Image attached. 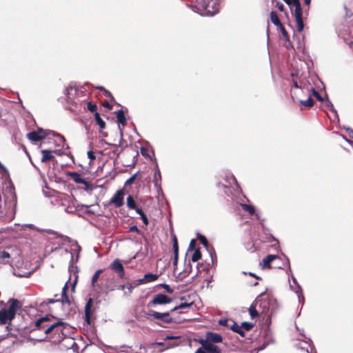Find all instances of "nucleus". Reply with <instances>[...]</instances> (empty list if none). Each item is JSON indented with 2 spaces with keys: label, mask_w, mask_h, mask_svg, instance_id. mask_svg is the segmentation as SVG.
Returning a JSON list of instances; mask_svg holds the SVG:
<instances>
[{
  "label": "nucleus",
  "mask_w": 353,
  "mask_h": 353,
  "mask_svg": "<svg viewBox=\"0 0 353 353\" xmlns=\"http://www.w3.org/2000/svg\"><path fill=\"white\" fill-rule=\"evenodd\" d=\"M34 328L32 332H43L44 337L38 339L39 341L49 340L54 343H61L69 334V327L66 323L61 321H54L48 317H41L34 323Z\"/></svg>",
  "instance_id": "obj_1"
},
{
  "label": "nucleus",
  "mask_w": 353,
  "mask_h": 353,
  "mask_svg": "<svg viewBox=\"0 0 353 353\" xmlns=\"http://www.w3.org/2000/svg\"><path fill=\"white\" fill-rule=\"evenodd\" d=\"M8 303V307L0 310V325L10 323L15 318L17 310L21 307V304L17 299H11Z\"/></svg>",
  "instance_id": "obj_2"
},
{
  "label": "nucleus",
  "mask_w": 353,
  "mask_h": 353,
  "mask_svg": "<svg viewBox=\"0 0 353 353\" xmlns=\"http://www.w3.org/2000/svg\"><path fill=\"white\" fill-rule=\"evenodd\" d=\"M50 134H52L53 136H57L60 137L63 141H65V139L63 136L57 134L56 132L48 130H43V128H39L37 130L32 131L27 134V137L32 142H37L44 139L47 136Z\"/></svg>",
  "instance_id": "obj_3"
},
{
  "label": "nucleus",
  "mask_w": 353,
  "mask_h": 353,
  "mask_svg": "<svg viewBox=\"0 0 353 353\" xmlns=\"http://www.w3.org/2000/svg\"><path fill=\"white\" fill-rule=\"evenodd\" d=\"M172 312H159L156 311H150L146 314V318L150 320H160L165 323H171L174 322L173 318L171 317Z\"/></svg>",
  "instance_id": "obj_4"
},
{
  "label": "nucleus",
  "mask_w": 353,
  "mask_h": 353,
  "mask_svg": "<svg viewBox=\"0 0 353 353\" xmlns=\"http://www.w3.org/2000/svg\"><path fill=\"white\" fill-rule=\"evenodd\" d=\"M294 4L292 6L291 10H292L293 7L295 8L293 14L296 19L297 30L301 32L303 31V28H304V24H303V17H302V15H303L302 8H301V3H300L299 0H294Z\"/></svg>",
  "instance_id": "obj_5"
},
{
  "label": "nucleus",
  "mask_w": 353,
  "mask_h": 353,
  "mask_svg": "<svg viewBox=\"0 0 353 353\" xmlns=\"http://www.w3.org/2000/svg\"><path fill=\"white\" fill-rule=\"evenodd\" d=\"M95 307H94V301L92 298H90L85 305V322L88 325H91V323L96 319L94 316L95 312Z\"/></svg>",
  "instance_id": "obj_6"
},
{
  "label": "nucleus",
  "mask_w": 353,
  "mask_h": 353,
  "mask_svg": "<svg viewBox=\"0 0 353 353\" xmlns=\"http://www.w3.org/2000/svg\"><path fill=\"white\" fill-rule=\"evenodd\" d=\"M199 343L201 345V347L196 350V353H221L217 345L203 341V339H200Z\"/></svg>",
  "instance_id": "obj_7"
},
{
  "label": "nucleus",
  "mask_w": 353,
  "mask_h": 353,
  "mask_svg": "<svg viewBox=\"0 0 353 353\" xmlns=\"http://www.w3.org/2000/svg\"><path fill=\"white\" fill-rule=\"evenodd\" d=\"M172 299L167 295L160 293L155 295L148 303V306H154L157 305H165L171 303Z\"/></svg>",
  "instance_id": "obj_8"
},
{
  "label": "nucleus",
  "mask_w": 353,
  "mask_h": 353,
  "mask_svg": "<svg viewBox=\"0 0 353 353\" xmlns=\"http://www.w3.org/2000/svg\"><path fill=\"white\" fill-rule=\"evenodd\" d=\"M124 194H125V192H124L123 189L117 190V192L114 194V196L110 199V203L114 204L116 208L121 207L124 203V202H123Z\"/></svg>",
  "instance_id": "obj_9"
},
{
  "label": "nucleus",
  "mask_w": 353,
  "mask_h": 353,
  "mask_svg": "<svg viewBox=\"0 0 353 353\" xmlns=\"http://www.w3.org/2000/svg\"><path fill=\"white\" fill-rule=\"evenodd\" d=\"M68 176H70L75 183L83 184L87 190L91 189V184L83 179L81 174L76 172H70L68 173Z\"/></svg>",
  "instance_id": "obj_10"
},
{
  "label": "nucleus",
  "mask_w": 353,
  "mask_h": 353,
  "mask_svg": "<svg viewBox=\"0 0 353 353\" xmlns=\"http://www.w3.org/2000/svg\"><path fill=\"white\" fill-rule=\"evenodd\" d=\"M110 268L118 274L119 278L122 279L125 276L124 268L119 259H115L111 264Z\"/></svg>",
  "instance_id": "obj_11"
},
{
  "label": "nucleus",
  "mask_w": 353,
  "mask_h": 353,
  "mask_svg": "<svg viewBox=\"0 0 353 353\" xmlns=\"http://www.w3.org/2000/svg\"><path fill=\"white\" fill-rule=\"evenodd\" d=\"M223 337L221 334L212 332H206L205 339H203V341H205L211 344L221 343Z\"/></svg>",
  "instance_id": "obj_12"
},
{
  "label": "nucleus",
  "mask_w": 353,
  "mask_h": 353,
  "mask_svg": "<svg viewBox=\"0 0 353 353\" xmlns=\"http://www.w3.org/2000/svg\"><path fill=\"white\" fill-rule=\"evenodd\" d=\"M172 242H173V252H174V258H173V265H174V272H176L177 268V263L179 259V244L176 236L175 234L172 236Z\"/></svg>",
  "instance_id": "obj_13"
},
{
  "label": "nucleus",
  "mask_w": 353,
  "mask_h": 353,
  "mask_svg": "<svg viewBox=\"0 0 353 353\" xmlns=\"http://www.w3.org/2000/svg\"><path fill=\"white\" fill-rule=\"evenodd\" d=\"M263 303H265V301H264ZM262 304L263 302L259 299V296L255 300L254 303H252L249 308L250 315L252 319H254L259 316V313L257 310V306L259 305V307H261Z\"/></svg>",
  "instance_id": "obj_14"
},
{
  "label": "nucleus",
  "mask_w": 353,
  "mask_h": 353,
  "mask_svg": "<svg viewBox=\"0 0 353 353\" xmlns=\"http://www.w3.org/2000/svg\"><path fill=\"white\" fill-rule=\"evenodd\" d=\"M279 257L277 255L269 254L263 260V263L261 265L263 269L271 268V262L275 259H279Z\"/></svg>",
  "instance_id": "obj_15"
},
{
  "label": "nucleus",
  "mask_w": 353,
  "mask_h": 353,
  "mask_svg": "<svg viewBox=\"0 0 353 353\" xmlns=\"http://www.w3.org/2000/svg\"><path fill=\"white\" fill-rule=\"evenodd\" d=\"M192 272V265L190 263L185 265V269L183 272H181L178 274L176 279L179 281H183L185 278H186Z\"/></svg>",
  "instance_id": "obj_16"
},
{
  "label": "nucleus",
  "mask_w": 353,
  "mask_h": 353,
  "mask_svg": "<svg viewBox=\"0 0 353 353\" xmlns=\"http://www.w3.org/2000/svg\"><path fill=\"white\" fill-rule=\"evenodd\" d=\"M55 152V151L50 150H42V158H41V162L42 163H46L54 158V157L52 155V153Z\"/></svg>",
  "instance_id": "obj_17"
},
{
  "label": "nucleus",
  "mask_w": 353,
  "mask_h": 353,
  "mask_svg": "<svg viewBox=\"0 0 353 353\" xmlns=\"http://www.w3.org/2000/svg\"><path fill=\"white\" fill-rule=\"evenodd\" d=\"M116 116L117 119V121L119 124H121L123 126L126 125L127 119L125 118L124 112L122 110H119L116 112Z\"/></svg>",
  "instance_id": "obj_18"
},
{
  "label": "nucleus",
  "mask_w": 353,
  "mask_h": 353,
  "mask_svg": "<svg viewBox=\"0 0 353 353\" xmlns=\"http://www.w3.org/2000/svg\"><path fill=\"white\" fill-rule=\"evenodd\" d=\"M11 257V254L6 250H0V261L5 264L10 263L9 259Z\"/></svg>",
  "instance_id": "obj_19"
},
{
  "label": "nucleus",
  "mask_w": 353,
  "mask_h": 353,
  "mask_svg": "<svg viewBox=\"0 0 353 353\" xmlns=\"http://www.w3.org/2000/svg\"><path fill=\"white\" fill-rule=\"evenodd\" d=\"M68 289V285H67V283H65L62 289L61 300V301L63 304L70 305V301L69 296L67 295Z\"/></svg>",
  "instance_id": "obj_20"
},
{
  "label": "nucleus",
  "mask_w": 353,
  "mask_h": 353,
  "mask_svg": "<svg viewBox=\"0 0 353 353\" xmlns=\"http://www.w3.org/2000/svg\"><path fill=\"white\" fill-rule=\"evenodd\" d=\"M126 205L129 209L134 210L137 212V209H140L137 207L136 201H134L132 195H129L126 199Z\"/></svg>",
  "instance_id": "obj_21"
},
{
  "label": "nucleus",
  "mask_w": 353,
  "mask_h": 353,
  "mask_svg": "<svg viewBox=\"0 0 353 353\" xmlns=\"http://www.w3.org/2000/svg\"><path fill=\"white\" fill-rule=\"evenodd\" d=\"M270 21L272 23H274L277 28L279 26H281L282 23H281L278 14L276 12L272 11L270 14Z\"/></svg>",
  "instance_id": "obj_22"
},
{
  "label": "nucleus",
  "mask_w": 353,
  "mask_h": 353,
  "mask_svg": "<svg viewBox=\"0 0 353 353\" xmlns=\"http://www.w3.org/2000/svg\"><path fill=\"white\" fill-rule=\"evenodd\" d=\"M158 278H159L158 274L149 273V274H145L144 278L140 281H141V282L148 283V282L154 281L157 280Z\"/></svg>",
  "instance_id": "obj_23"
},
{
  "label": "nucleus",
  "mask_w": 353,
  "mask_h": 353,
  "mask_svg": "<svg viewBox=\"0 0 353 353\" xmlns=\"http://www.w3.org/2000/svg\"><path fill=\"white\" fill-rule=\"evenodd\" d=\"M230 329L234 332L239 334L241 336H245V332L243 330L241 325H239L235 321H233Z\"/></svg>",
  "instance_id": "obj_24"
},
{
  "label": "nucleus",
  "mask_w": 353,
  "mask_h": 353,
  "mask_svg": "<svg viewBox=\"0 0 353 353\" xmlns=\"http://www.w3.org/2000/svg\"><path fill=\"white\" fill-rule=\"evenodd\" d=\"M94 120L97 124L99 126L101 130L105 129L106 124L105 122L101 118L99 112H95Z\"/></svg>",
  "instance_id": "obj_25"
},
{
  "label": "nucleus",
  "mask_w": 353,
  "mask_h": 353,
  "mask_svg": "<svg viewBox=\"0 0 353 353\" xmlns=\"http://www.w3.org/2000/svg\"><path fill=\"white\" fill-rule=\"evenodd\" d=\"M103 270H98L95 272L94 275L92 276V281H91V285L93 288H94L97 286V281L101 275V274L103 272Z\"/></svg>",
  "instance_id": "obj_26"
},
{
  "label": "nucleus",
  "mask_w": 353,
  "mask_h": 353,
  "mask_svg": "<svg viewBox=\"0 0 353 353\" xmlns=\"http://www.w3.org/2000/svg\"><path fill=\"white\" fill-rule=\"evenodd\" d=\"M299 103L303 106L310 108L314 105V101L312 97L309 96L307 100H300Z\"/></svg>",
  "instance_id": "obj_27"
},
{
  "label": "nucleus",
  "mask_w": 353,
  "mask_h": 353,
  "mask_svg": "<svg viewBox=\"0 0 353 353\" xmlns=\"http://www.w3.org/2000/svg\"><path fill=\"white\" fill-rule=\"evenodd\" d=\"M233 321H234L232 319H222L219 321V325H221L222 326H225V327L231 328V325H232Z\"/></svg>",
  "instance_id": "obj_28"
},
{
  "label": "nucleus",
  "mask_w": 353,
  "mask_h": 353,
  "mask_svg": "<svg viewBox=\"0 0 353 353\" xmlns=\"http://www.w3.org/2000/svg\"><path fill=\"white\" fill-rule=\"evenodd\" d=\"M137 213L140 215V216L143 221V223L145 225H148L149 223L148 219L147 216L145 215V214L144 213V212L142 210V209H137Z\"/></svg>",
  "instance_id": "obj_29"
},
{
  "label": "nucleus",
  "mask_w": 353,
  "mask_h": 353,
  "mask_svg": "<svg viewBox=\"0 0 353 353\" xmlns=\"http://www.w3.org/2000/svg\"><path fill=\"white\" fill-rule=\"evenodd\" d=\"M201 252L200 251L199 249H195L192 257H191V260L193 261V262H196V261H198L201 258Z\"/></svg>",
  "instance_id": "obj_30"
},
{
  "label": "nucleus",
  "mask_w": 353,
  "mask_h": 353,
  "mask_svg": "<svg viewBox=\"0 0 353 353\" xmlns=\"http://www.w3.org/2000/svg\"><path fill=\"white\" fill-rule=\"evenodd\" d=\"M242 208L250 214L253 215L255 213V209L253 206L248 204H242Z\"/></svg>",
  "instance_id": "obj_31"
},
{
  "label": "nucleus",
  "mask_w": 353,
  "mask_h": 353,
  "mask_svg": "<svg viewBox=\"0 0 353 353\" xmlns=\"http://www.w3.org/2000/svg\"><path fill=\"white\" fill-rule=\"evenodd\" d=\"M192 303H182L180 305L171 309L170 312H174V311H176L179 309H185V308L190 307L192 305Z\"/></svg>",
  "instance_id": "obj_32"
},
{
  "label": "nucleus",
  "mask_w": 353,
  "mask_h": 353,
  "mask_svg": "<svg viewBox=\"0 0 353 353\" xmlns=\"http://www.w3.org/2000/svg\"><path fill=\"white\" fill-rule=\"evenodd\" d=\"M278 28L280 29V30H281V32L282 33V35L284 37V39H285V41H290V36H289L287 30H285V27L283 26V24L281 25V26H279Z\"/></svg>",
  "instance_id": "obj_33"
},
{
  "label": "nucleus",
  "mask_w": 353,
  "mask_h": 353,
  "mask_svg": "<svg viewBox=\"0 0 353 353\" xmlns=\"http://www.w3.org/2000/svg\"><path fill=\"white\" fill-rule=\"evenodd\" d=\"M87 106H88V110L90 111L91 112H94V114H95V112H97V105L92 103V102H88Z\"/></svg>",
  "instance_id": "obj_34"
},
{
  "label": "nucleus",
  "mask_w": 353,
  "mask_h": 353,
  "mask_svg": "<svg viewBox=\"0 0 353 353\" xmlns=\"http://www.w3.org/2000/svg\"><path fill=\"white\" fill-rule=\"evenodd\" d=\"M311 90L312 92V95L319 101H323V98L320 95L319 92H317L314 88H312Z\"/></svg>",
  "instance_id": "obj_35"
},
{
  "label": "nucleus",
  "mask_w": 353,
  "mask_h": 353,
  "mask_svg": "<svg viewBox=\"0 0 353 353\" xmlns=\"http://www.w3.org/2000/svg\"><path fill=\"white\" fill-rule=\"evenodd\" d=\"M159 287H161V288H163V289H165V291H166L168 293H169V294H172V293H173V292H174V290H173L172 288H171L170 287V285H168V284L161 283V284H159Z\"/></svg>",
  "instance_id": "obj_36"
},
{
  "label": "nucleus",
  "mask_w": 353,
  "mask_h": 353,
  "mask_svg": "<svg viewBox=\"0 0 353 353\" xmlns=\"http://www.w3.org/2000/svg\"><path fill=\"white\" fill-rule=\"evenodd\" d=\"M198 239L205 248L208 247V241L205 236L200 234L198 236Z\"/></svg>",
  "instance_id": "obj_37"
},
{
  "label": "nucleus",
  "mask_w": 353,
  "mask_h": 353,
  "mask_svg": "<svg viewBox=\"0 0 353 353\" xmlns=\"http://www.w3.org/2000/svg\"><path fill=\"white\" fill-rule=\"evenodd\" d=\"M241 327H242L243 330H245L248 331L252 328L253 325L250 323L244 322L242 323Z\"/></svg>",
  "instance_id": "obj_38"
},
{
  "label": "nucleus",
  "mask_w": 353,
  "mask_h": 353,
  "mask_svg": "<svg viewBox=\"0 0 353 353\" xmlns=\"http://www.w3.org/2000/svg\"><path fill=\"white\" fill-rule=\"evenodd\" d=\"M137 174H133L132 176H130L125 183V185H130L134 183L135 179H137Z\"/></svg>",
  "instance_id": "obj_39"
},
{
  "label": "nucleus",
  "mask_w": 353,
  "mask_h": 353,
  "mask_svg": "<svg viewBox=\"0 0 353 353\" xmlns=\"http://www.w3.org/2000/svg\"><path fill=\"white\" fill-rule=\"evenodd\" d=\"M103 93L105 97H109L112 101H114V98L109 90L105 89Z\"/></svg>",
  "instance_id": "obj_40"
},
{
  "label": "nucleus",
  "mask_w": 353,
  "mask_h": 353,
  "mask_svg": "<svg viewBox=\"0 0 353 353\" xmlns=\"http://www.w3.org/2000/svg\"><path fill=\"white\" fill-rule=\"evenodd\" d=\"M196 241L195 239H192L190 242V245H189V248H188V250L190 251V250H193L195 249V245H196Z\"/></svg>",
  "instance_id": "obj_41"
},
{
  "label": "nucleus",
  "mask_w": 353,
  "mask_h": 353,
  "mask_svg": "<svg viewBox=\"0 0 353 353\" xmlns=\"http://www.w3.org/2000/svg\"><path fill=\"white\" fill-rule=\"evenodd\" d=\"M129 231L131 232H136L137 234H140L141 233L140 230L137 228V225L131 226L130 228V229H129Z\"/></svg>",
  "instance_id": "obj_42"
},
{
  "label": "nucleus",
  "mask_w": 353,
  "mask_h": 353,
  "mask_svg": "<svg viewBox=\"0 0 353 353\" xmlns=\"http://www.w3.org/2000/svg\"><path fill=\"white\" fill-rule=\"evenodd\" d=\"M88 157L90 160H94L96 159L94 153L92 150H90V151L88 152Z\"/></svg>",
  "instance_id": "obj_43"
},
{
  "label": "nucleus",
  "mask_w": 353,
  "mask_h": 353,
  "mask_svg": "<svg viewBox=\"0 0 353 353\" xmlns=\"http://www.w3.org/2000/svg\"><path fill=\"white\" fill-rule=\"evenodd\" d=\"M276 7L278 8V9L281 11V12H283L285 10V8H284V6L283 3H281V2L278 1L276 3Z\"/></svg>",
  "instance_id": "obj_44"
},
{
  "label": "nucleus",
  "mask_w": 353,
  "mask_h": 353,
  "mask_svg": "<svg viewBox=\"0 0 353 353\" xmlns=\"http://www.w3.org/2000/svg\"><path fill=\"white\" fill-rule=\"evenodd\" d=\"M103 106H104L105 108H108L109 110H112V105L108 101H103Z\"/></svg>",
  "instance_id": "obj_45"
},
{
  "label": "nucleus",
  "mask_w": 353,
  "mask_h": 353,
  "mask_svg": "<svg viewBox=\"0 0 353 353\" xmlns=\"http://www.w3.org/2000/svg\"><path fill=\"white\" fill-rule=\"evenodd\" d=\"M202 266H203V265H202V264H201V263H198V265H197V269H198V272H197V273H199V272H201V270H200V268H201V267H202ZM196 276H197V275H196V276H193V277L192 278V280L193 281V280L194 279V278H195Z\"/></svg>",
  "instance_id": "obj_46"
},
{
  "label": "nucleus",
  "mask_w": 353,
  "mask_h": 353,
  "mask_svg": "<svg viewBox=\"0 0 353 353\" xmlns=\"http://www.w3.org/2000/svg\"><path fill=\"white\" fill-rule=\"evenodd\" d=\"M72 90V87H68L65 88V94L67 95L68 97L69 94H70V91Z\"/></svg>",
  "instance_id": "obj_47"
},
{
  "label": "nucleus",
  "mask_w": 353,
  "mask_h": 353,
  "mask_svg": "<svg viewBox=\"0 0 353 353\" xmlns=\"http://www.w3.org/2000/svg\"><path fill=\"white\" fill-rule=\"evenodd\" d=\"M293 88H296V89H299V88H301L299 85H298V83L296 81H293V85H292Z\"/></svg>",
  "instance_id": "obj_48"
},
{
  "label": "nucleus",
  "mask_w": 353,
  "mask_h": 353,
  "mask_svg": "<svg viewBox=\"0 0 353 353\" xmlns=\"http://www.w3.org/2000/svg\"><path fill=\"white\" fill-rule=\"evenodd\" d=\"M59 300L57 299V300H54V299H48L47 301V303H49V304H51V303H55L56 301H59Z\"/></svg>",
  "instance_id": "obj_49"
},
{
  "label": "nucleus",
  "mask_w": 353,
  "mask_h": 353,
  "mask_svg": "<svg viewBox=\"0 0 353 353\" xmlns=\"http://www.w3.org/2000/svg\"><path fill=\"white\" fill-rule=\"evenodd\" d=\"M210 256H211V259H212V263H214V256L213 255H215L214 250H213L212 252H210ZM214 256L216 257V256Z\"/></svg>",
  "instance_id": "obj_50"
},
{
  "label": "nucleus",
  "mask_w": 353,
  "mask_h": 353,
  "mask_svg": "<svg viewBox=\"0 0 353 353\" xmlns=\"http://www.w3.org/2000/svg\"><path fill=\"white\" fill-rule=\"evenodd\" d=\"M249 275L251 276H253L254 278H256V279H261L259 276H257L256 275H255L254 274L252 273V272H250L249 273Z\"/></svg>",
  "instance_id": "obj_51"
},
{
  "label": "nucleus",
  "mask_w": 353,
  "mask_h": 353,
  "mask_svg": "<svg viewBox=\"0 0 353 353\" xmlns=\"http://www.w3.org/2000/svg\"><path fill=\"white\" fill-rule=\"evenodd\" d=\"M97 89L101 90V92H103L104 90H105V88H103V86H99V87H97Z\"/></svg>",
  "instance_id": "obj_52"
},
{
  "label": "nucleus",
  "mask_w": 353,
  "mask_h": 353,
  "mask_svg": "<svg viewBox=\"0 0 353 353\" xmlns=\"http://www.w3.org/2000/svg\"><path fill=\"white\" fill-rule=\"evenodd\" d=\"M310 2L311 0H304V3L307 6H310Z\"/></svg>",
  "instance_id": "obj_53"
},
{
  "label": "nucleus",
  "mask_w": 353,
  "mask_h": 353,
  "mask_svg": "<svg viewBox=\"0 0 353 353\" xmlns=\"http://www.w3.org/2000/svg\"><path fill=\"white\" fill-rule=\"evenodd\" d=\"M295 93L291 90V96H292V98L294 100V98H295Z\"/></svg>",
  "instance_id": "obj_54"
},
{
  "label": "nucleus",
  "mask_w": 353,
  "mask_h": 353,
  "mask_svg": "<svg viewBox=\"0 0 353 353\" xmlns=\"http://www.w3.org/2000/svg\"><path fill=\"white\" fill-rule=\"evenodd\" d=\"M202 270H206V271H208V268H205V267H203V269H202Z\"/></svg>",
  "instance_id": "obj_55"
},
{
  "label": "nucleus",
  "mask_w": 353,
  "mask_h": 353,
  "mask_svg": "<svg viewBox=\"0 0 353 353\" xmlns=\"http://www.w3.org/2000/svg\"><path fill=\"white\" fill-rule=\"evenodd\" d=\"M306 353H309V352L307 351Z\"/></svg>",
  "instance_id": "obj_56"
}]
</instances>
